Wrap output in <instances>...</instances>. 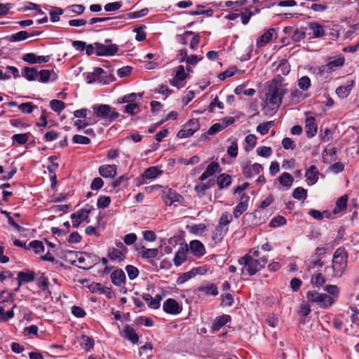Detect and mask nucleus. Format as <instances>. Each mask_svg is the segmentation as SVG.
Returning a JSON list of instances; mask_svg holds the SVG:
<instances>
[{
    "mask_svg": "<svg viewBox=\"0 0 359 359\" xmlns=\"http://www.w3.org/2000/svg\"><path fill=\"white\" fill-rule=\"evenodd\" d=\"M50 107L55 112L60 113L65 109V104L62 101L53 100L50 102Z\"/></svg>",
    "mask_w": 359,
    "mask_h": 359,
    "instance_id": "nucleus-44",
    "label": "nucleus"
},
{
    "mask_svg": "<svg viewBox=\"0 0 359 359\" xmlns=\"http://www.w3.org/2000/svg\"><path fill=\"white\" fill-rule=\"evenodd\" d=\"M38 74L39 81L43 83L48 81L50 77V72L48 69H42Z\"/></svg>",
    "mask_w": 359,
    "mask_h": 359,
    "instance_id": "nucleus-64",
    "label": "nucleus"
},
{
    "mask_svg": "<svg viewBox=\"0 0 359 359\" xmlns=\"http://www.w3.org/2000/svg\"><path fill=\"white\" fill-rule=\"evenodd\" d=\"M29 248H32L36 254H39L44 250L43 243L40 241H32L29 243Z\"/></svg>",
    "mask_w": 359,
    "mask_h": 359,
    "instance_id": "nucleus-46",
    "label": "nucleus"
},
{
    "mask_svg": "<svg viewBox=\"0 0 359 359\" xmlns=\"http://www.w3.org/2000/svg\"><path fill=\"white\" fill-rule=\"evenodd\" d=\"M309 27L313 32L315 38H320L325 35L323 27L317 22H309Z\"/></svg>",
    "mask_w": 359,
    "mask_h": 359,
    "instance_id": "nucleus-26",
    "label": "nucleus"
},
{
    "mask_svg": "<svg viewBox=\"0 0 359 359\" xmlns=\"http://www.w3.org/2000/svg\"><path fill=\"white\" fill-rule=\"evenodd\" d=\"M29 136H30V133H21V134H15L11 137L12 144L13 145H15V144L22 145V144H25L29 140Z\"/></svg>",
    "mask_w": 359,
    "mask_h": 359,
    "instance_id": "nucleus-29",
    "label": "nucleus"
},
{
    "mask_svg": "<svg viewBox=\"0 0 359 359\" xmlns=\"http://www.w3.org/2000/svg\"><path fill=\"white\" fill-rule=\"evenodd\" d=\"M189 250L196 257H201L205 253V248L203 244L198 241H191L189 243Z\"/></svg>",
    "mask_w": 359,
    "mask_h": 359,
    "instance_id": "nucleus-16",
    "label": "nucleus"
},
{
    "mask_svg": "<svg viewBox=\"0 0 359 359\" xmlns=\"http://www.w3.org/2000/svg\"><path fill=\"white\" fill-rule=\"evenodd\" d=\"M292 196L295 199L304 201L307 198V190L299 187L294 190Z\"/></svg>",
    "mask_w": 359,
    "mask_h": 359,
    "instance_id": "nucleus-38",
    "label": "nucleus"
},
{
    "mask_svg": "<svg viewBox=\"0 0 359 359\" xmlns=\"http://www.w3.org/2000/svg\"><path fill=\"white\" fill-rule=\"evenodd\" d=\"M163 311L170 314H178L181 312L182 308L178 302L172 298L168 299L163 305Z\"/></svg>",
    "mask_w": 359,
    "mask_h": 359,
    "instance_id": "nucleus-13",
    "label": "nucleus"
},
{
    "mask_svg": "<svg viewBox=\"0 0 359 359\" xmlns=\"http://www.w3.org/2000/svg\"><path fill=\"white\" fill-rule=\"evenodd\" d=\"M220 172V166L217 162H212L210 163L203 173L200 176L199 180L201 182L205 180L208 177L213 176L217 172Z\"/></svg>",
    "mask_w": 359,
    "mask_h": 359,
    "instance_id": "nucleus-15",
    "label": "nucleus"
},
{
    "mask_svg": "<svg viewBox=\"0 0 359 359\" xmlns=\"http://www.w3.org/2000/svg\"><path fill=\"white\" fill-rule=\"evenodd\" d=\"M347 200L348 197L347 196L344 195L341 196L337 201H336V205L333 210L334 214L339 213L341 210L346 208L347 206Z\"/></svg>",
    "mask_w": 359,
    "mask_h": 359,
    "instance_id": "nucleus-33",
    "label": "nucleus"
},
{
    "mask_svg": "<svg viewBox=\"0 0 359 359\" xmlns=\"http://www.w3.org/2000/svg\"><path fill=\"white\" fill-rule=\"evenodd\" d=\"M194 133H196L195 130L186 125L184 126V128L178 131L177 136L179 138H187L192 136Z\"/></svg>",
    "mask_w": 359,
    "mask_h": 359,
    "instance_id": "nucleus-43",
    "label": "nucleus"
},
{
    "mask_svg": "<svg viewBox=\"0 0 359 359\" xmlns=\"http://www.w3.org/2000/svg\"><path fill=\"white\" fill-rule=\"evenodd\" d=\"M231 320V318L229 315L217 316L212 325V330L213 332L219 331L224 325L230 322Z\"/></svg>",
    "mask_w": 359,
    "mask_h": 359,
    "instance_id": "nucleus-20",
    "label": "nucleus"
},
{
    "mask_svg": "<svg viewBox=\"0 0 359 359\" xmlns=\"http://www.w3.org/2000/svg\"><path fill=\"white\" fill-rule=\"evenodd\" d=\"M111 282L116 286H121L126 282V274L122 269H116L111 274Z\"/></svg>",
    "mask_w": 359,
    "mask_h": 359,
    "instance_id": "nucleus-22",
    "label": "nucleus"
},
{
    "mask_svg": "<svg viewBox=\"0 0 359 359\" xmlns=\"http://www.w3.org/2000/svg\"><path fill=\"white\" fill-rule=\"evenodd\" d=\"M192 34H194V32H192V31H186L184 32L183 34H177L176 36V40L183 44V45H187V43H188V39L189 37V36L192 35Z\"/></svg>",
    "mask_w": 359,
    "mask_h": 359,
    "instance_id": "nucleus-51",
    "label": "nucleus"
},
{
    "mask_svg": "<svg viewBox=\"0 0 359 359\" xmlns=\"http://www.w3.org/2000/svg\"><path fill=\"white\" fill-rule=\"evenodd\" d=\"M238 264L243 266L241 273L243 275L254 276L257 272L264 268L268 259L266 257L254 259L247 254L238 259Z\"/></svg>",
    "mask_w": 359,
    "mask_h": 359,
    "instance_id": "nucleus-1",
    "label": "nucleus"
},
{
    "mask_svg": "<svg viewBox=\"0 0 359 359\" xmlns=\"http://www.w3.org/2000/svg\"><path fill=\"white\" fill-rule=\"evenodd\" d=\"M163 171L158 170L156 167H150L144 172L142 177L145 179L152 180L157 177Z\"/></svg>",
    "mask_w": 359,
    "mask_h": 359,
    "instance_id": "nucleus-32",
    "label": "nucleus"
},
{
    "mask_svg": "<svg viewBox=\"0 0 359 359\" xmlns=\"http://www.w3.org/2000/svg\"><path fill=\"white\" fill-rule=\"evenodd\" d=\"M278 180L283 186L290 187L293 183L294 178L290 174L284 172L278 177Z\"/></svg>",
    "mask_w": 359,
    "mask_h": 359,
    "instance_id": "nucleus-36",
    "label": "nucleus"
},
{
    "mask_svg": "<svg viewBox=\"0 0 359 359\" xmlns=\"http://www.w3.org/2000/svg\"><path fill=\"white\" fill-rule=\"evenodd\" d=\"M34 108H36V106L31 102L22 103L18 106V109L25 114H31Z\"/></svg>",
    "mask_w": 359,
    "mask_h": 359,
    "instance_id": "nucleus-57",
    "label": "nucleus"
},
{
    "mask_svg": "<svg viewBox=\"0 0 359 359\" xmlns=\"http://www.w3.org/2000/svg\"><path fill=\"white\" fill-rule=\"evenodd\" d=\"M345 59L344 57H339L331 60L327 65H323L320 67L321 72H331L334 71L337 68L343 66L344 64Z\"/></svg>",
    "mask_w": 359,
    "mask_h": 359,
    "instance_id": "nucleus-11",
    "label": "nucleus"
},
{
    "mask_svg": "<svg viewBox=\"0 0 359 359\" xmlns=\"http://www.w3.org/2000/svg\"><path fill=\"white\" fill-rule=\"evenodd\" d=\"M348 253L344 248H339L334 253L332 269L335 277H341L346 268Z\"/></svg>",
    "mask_w": 359,
    "mask_h": 359,
    "instance_id": "nucleus-2",
    "label": "nucleus"
},
{
    "mask_svg": "<svg viewBox=\"0 0 359 359\" xmlns=\"http://www.w3.org/2000/svg\"><path fill=\"white\" fill-rule=\"evenodd\" d=\"M122 6L121 1H116L112 3L107 4L104 6V10L107 12L115 11L118 10Z\"/></svg>",
    "mask_w": 359,
    "mask_h": 359,
    "instance_id": "nucleus-63",
    "label": "nucleus"
},
{
    "mask_svg": "<svg viewBox=\"0 0 359 359\" xmlns=\"http://www.w3.org/2000/svg\"><path fill=\"white\" fill-rule=\"evenodd\" d=\"M287 220L284 217L277 216L271 220L269 226L275 228L285 224Z\"/></svg>",
    "mask_w": 359,
    "mask_h": 359,
    "instance_id": "nucleus-54",
    "label": "nucleus"
},
{
    "mask_svg": "<svg viewBox=\"0 0 359 359\" xmlns=\"http://www.w3.org/2000/svg\"><path fill=\"white\" fill-rule=\"evenodd\" d=\"M123 337L133 344H137L139 340V337L135 330L128 325H126L123 330Z\"/></svg>",
    "mask_w": 359,
    "mask_h": 359,
    "instance_id": "nucleus-24",
    "label": "nucleus"
},
{
    "mask_svg": "<svg viewBox=\"0 0 359 359\" xmlns=\"http://www.w3.org/2000/svg\"><path fill=\"white\" fill-rule=\"evenodd\" d=\"M309 301L318 304L320 307L327 308L331 306L334 300L332 297L326 294H320L316 291H309L306 293Z\"/></svg>",
    "mask_w": 359,
    "mask_h": 359,
    "instance_id": "nucleus-6",
    "label": "nucleus"
},
{
    "mask_svg": "<svg viewBox=\"0 0 359 359\" xmlns=\"http://www.w3.org/2000/svg\"><path fill=\"white\" fill-rule=\"evenodd\" d=\"M126 253L116 248H112L109 250L108 257L111 260L121 262L126 257Z\"/></svg>",
    "mask_w": 359,
    "mask_h": 359,
    "instance_id": "nucleus-30",
    "label": "nucleus"
},
{
    "mask_svg": "<svg viewBox=\"0 0 359 359\" xmlns=\"http://www.w3.org/2000/svg\"><path fill=\"white\" fill-rule=\"evenodd\" d=\"M325 282V280L320 273L313 276L311 280V284L316 287H320Z\"/></svg>",
    "mask_w": 359,
    "mask_h": 359,
    "instance_id": "nucleus-52",
    "label": "nucleus"
},
{
    "mask_svg": "<svg viewBox=\"0 0 359 359\" xmlns=\"http://www.w3.org/2000/svg\"><path fill=\"white\" fill-rule=\"evenodd\" d=\"M245 140L248 144V146L245 148L246 151H250L256 145L257 137L253 134L247 135Z\"/></svg>",
    "mask_w": 359,
    "mask_h": 359,
    "instance_id": "nucleus-50",
    "label": "nucleus"
},
{
    "mask_svg": "<svg viewBox=\"0 0 359 359\" xmlns=\"http://www.w3.org/2000/svg\"><path fill=\"white\" fill-rule=\"evenodd\" d=\"M306 133L308 137H314L317 133V124L316 119L313 116H309L305 121Z\"/></svg>",
    "mask_w": 359,
    "mask_h": 359,
    "instance_id": "nucleus-17",
    "label": "nucleus"
},
{
    "mask_svg": "<svg viewBox=\"0 0 359 359\" xmlns=\"http://www.w3.org/2000/svg\"><path fill=\"white\" fill-rule=\"evenodd\" d=\"M34 280V273L32 271L30 272H24L20 271L18 273V289L21 286L23 283H29L32 282Z\"/></svg>",
    "mask_w": 359,
    "mask_h": 359,
    "instance_id": "nucleus-25",
    "label": "nucleus"
},
{
    "mask_svg": "<svg viewBox=\"0 0 359 359\" xmlns=\"http://www.w3.org/2000/svg\"><path fill=\"white\" fill-rule=\"evenodd\" d=\"M95 54L97 56H111L115 55L118 50V46L116 44H102L99 42L94 43Z\"/></svg>",
    "mask_w": 359,
    "mask_h": 359,
    "instance_id": "nucleus-7",
    "label": "nucleus"
},
{
    "mask_svg": "<svg viewBox=\"0 0 359 359\" xmlns=\"http://www.w3.org/2000/svg\"><path fill=\"white\" fill-rule=\"evenodd\" d=\"M126 271L128 273V278L130 280L135 279L139 275L138 269L133 265L126 266Z\"/></svg>",
    "mask_w": 359,
    "mask_h": 359,
    "instance_id": "nucleus-53",
    "label": "nucleus"
},
{
    "mask_svg": "<svg viewBox=\"0 0 359 359\" xmlns=\"http://www.w3.org/2000/svg\"><path fill=\"white\" fill-rule=\"evenodd\" d=\"M162 198L167 205H171L174 202H181L183 198L180 194L168 187L163 190Z\"/></svg>",
    "mask_w": 359,
    "mask_h": 359,
    "instance_id": "nucleus-9",
    "label": "nucleus"
},
{
    "mask_svg": "<svg viewBox=\"0 0 359 359\" xmlns=\"http://www.w3.org/2000/svg\"><path fill=\"white\" fill-rule=\"evenodd\" d=\"M116 165H104L99 168V173L103 177H114L117 175Z\"/></svg>",
    "mask_w": 359,
    "mask_h": 359,
    "instance_id": "nucleus-18",
    "label": "nucleus"
},
{
    "mask_svg": "<svg viewBox=\"0 0 359 359\" xmlns=\"http://www.w3.org/2000/svg\"><path fill=\"white\" fill-rule=\"evenodd\" d=\"M196 273L194 269L190 271L183 273L178 277L176 282L178 285L184 284L189 279L194 278L196 276Z\"/></svg>",
    "mask_w": 359,
    "mask_h": 359,
    "instance_id": "nucleus-37",
    "label": "nucleus"
},
{
    "mask_svg": "<svg viewBox=\"0 0 359 359\" xmlns=\"http://www.w3.org/2000/svg\"><path fill=\"white\" fill-rule=\"evenodd\" d=\"M139 105L136 103H130L125 106L124 111L131 116L137 113Z\"/></svg>",
    "mask_w": 359,
    "mask_h": 359,
    "instance_id": "nucleus-58",
    "label": "nucleus"
},
{
    "mask_svg": "<svg viewBox=\"0 0 359 359\" xmlns=\"http://www.w3.org/2000/svg\"><path fill=\"white\" fill-rule=\"evenodd\" d=\"M226 231L227 229L224 231L222 228L217 226L213 231L212 239L215 241H220Z\"/></svg>",
    "mask_w": 359,
    "mask_h": 359,
    "instance_id": "nucleus-62",
    "label": "nucleus"
},
{
    "mask_svg": "<svg viewBox=\"0 0 359 359\" xmlns=\"http://www.w3.org/2000/svg\"><path fill=\"white\" fill-rule=\"evenodd\" d=\"M22 74L28 81H34L38 78V71L33 67L24 68Z\"/></svg>",
    "mask_w": 359,
    "mask_h": 359,
    "instance_id": "nucleus-31",
    "label": "nucleus"
},
{
    "mask_svg": "<svg viewBox=\"0 0 359 359\" xmlns=\"http://www.w3.org/2000/svg\"><path fill=\"white\" fill-rule=\"evenodd\" d=\"M287 90L276 85H271L266 93V102L267 104L275 105L278 107L282 103L283 97Z\"/></svg>",
    "mask_w": 359,
    "mask_h": 359,
    "instance_id": "nucleus-4",
    "label": "nucleus"
},
{
    "mask_svg": "<svg viewBox=\"0 0 359 359\" xmlns=\"http://www.w3.org/2000/svg\"><path fill=\"white\" fill-rule=\"evenodd\" d=\"M319 172L316 165H311L306 170L305 177L309 185L314 184L318 180Z\"/></svg>",
    "mask_w": 359,
    "mask_h": 359,
    "instance_id": "nucleus-23",
    "label": "nucleus"
},
{
    "mask_svg": "<svg viewBox=\"0 0 359 359\" xmlns=\"http://www.w3.org/2000/svg\"><path fill=\"white\" fill-rule=\"evenodd\" d=\"M95 114L101 119L113 122L119 116V113L116 109L109 104H98L93 107Z\"/></svg>",
    "mask_w": 359,
    "mask_h": 359,
    "instance_id": "nucleus-5",
    "label": "nucleus"
},
{
    "mask_svg": "<svg viewBox=\"0 0 359 359\" xmlns=\"http://www.w3.org/2000/svg\"><path fill=\"white\" fill-rule=\"evenodd\" d=\"M249 199V196L245 194H242L239 203L233 212L235 218H238L248 209Z\"/></svg>",
    "mask_w": 359,
    "mask_h": 359,
    "instance_id": "nucleus-14",
    "label": "nucleus"
},
{
    "mask_svg": "<svg viewBox=\"0 0 359 359\" xmlns=\"http://www.w3.org/2000/svg\"><path fill=\"white\" fill-rule=\"evenodd\" d=\"M138 252L142 259H149L156 257L159 252L157 248H147L144 246H141L138 249Z\"/></svg>",
    "mask_w": 359,
    "mask_h": 359,
    "instance_id": "nucleus-21",
    "label": "nucleus"
},
{
    "mask_svg": "<svg viewBox=\"0 0 359 359\" xmlns=\"http://www.w3.org/2000/svg\"><path fill=\"white\" fill-rule=\"evenodd\" d=\"M273 126H274V122L273 121L262 123L257 127V131L261 135H266L268 133L270 128Z\"/></svg>",
    "mask_w": 359,
    "mask_h": 359,
    "instance_id": "nucleus-39",
    "label": "nucleus"
},
{
    "mask_svg": "<svg viewBox=\"0 0 359 359\" xmlns=\"http://www.w3.org/2000/svg\"><path fill=\"white\" fill-rule=\"evenodd\" d=\"M137 96V95L135 93L127 94L122 97H119L117 100L116 103L117 104L133 103V102H134L136 100Z\"/></svg>",
    "mask_w": 359,
    "mask_h": 359,
    "instance_id": "nucleus-47",
    "label": "nucleus"
},
{
    "mask_svg": "<svg viewBox=\"0 0 359 359\" xmlns=\"http://www.w3.org/2000/svg\"><path fill=\"white\" fill-rule=\"evenodd\" d=\"M29 34L26 31H20L15 34L7 36V39L11 42H16L25 40L28 38Z\"/></svg>",
    "mask_w": 359,
    "mask_h": 359,
    "instance_id": "nucleus-34",
    "label": "nucleus"
},
{
    "mask_svg": "<svg viewBox=\"0 0 359 359\" xmlns=\"http://www.w3.org/2000/svg\"><path fill=\"white\" fill-rule=\"evenodd\" d=\"M217 183L219 189L227 188L231 184V177L228 174H221L217 177Z\"/></svg>",
    "mask_w": 359,
    "mask_h": 359,
    "instance_id": "nucleus-28",
    "label": "nucleus"
},
{
    "mask_svg": "<svg viewBox=\"0 0 359 359\" xmlns=\"http://www.w3.org/2000/svg\"><path fill=\"white\" fill-rule=\"evenodd\" d=\"M110 202L109 196H102L98 198L97 205L99 208H105L109 205Z\"/></svg>",
    "mask_w": 359,
    "mask_h": 359,
    "instance_id": "nucleus-61",
    "label": "nucleus"
},
{
    "mask_svg": "<svg viewBox=\"0 0 359 359\" xmlns=\"http://www.w3.org/2000/svg\"><path fill=\"white\" fill-rule=\"evenodd\" d=\"M90 210L87 209H81L71 215L72 225L77 228L83 221L87 220Z\"/></svg>",
    "mask_w": 359,
    "mask_h": 359,
    "instance_id": "nucleus-12",
    "label": "nucleus"
},
{
    "mask_svg": "<svg viewBox=\"0 0 359 359\" xmlns=\"http://www.w3.org/2000/svg\"><path fill=\"white\" fill-rule=\"evenodd\" d=\"M257 153L260 156L267 158L272 154V149L270 147H259L257 149Z\"/></svg>",
    "mask_w": 359,
    "mask_h": 359,
    "instance_id": "nucleus-59",
    "label": "nucleus"
},
{
    "mask_svg": "<svg viewBox=\"0 0 359 359\" xmlns=\"http://www.w3.org/2000/svg\"><path fill=\"white\" fill-rule=\"evenodd\" d=\"M106 77L107 72L100 67L95 68L93 72L87 73L85 76L88 83H93L96 81L100 83H106Z\"/></svg>",
    "mask_w": 359,
    "mask_h": 359,
    "instance_id": "nucleus-8",
    "label": "nucleus"
},
{
    "mask_svg": "<svg viewBox=\"0 0 359 359\" xmlns=\"http://www.w3.org/2000/svg\"><path fill=\"white\" fill-rule=\"evenodd\" d=\"M215 184V181L212 180H208L206 183L198 184L195 187V191L198 193L205 194V191L212 187Z\"/></svg>",
    "mask_w": 359,
    "mask_h": 359,
    "instance_id": "nucleus-45",
    "label": "nucleus"
},
{
    "mask_svg": "<svg viewBox=\"0 0 359 359\" xmlns=\"http://www.w3.org/2000/svg\"><path fill=\"white\" fill-rule=\"evenodd\" d=\"M64 11L61 8L53 7L50 11V21L56 22L60 20V15H62Z\"/></svg>",
    "mask_w": 359,
    "mask_h": 359,
    "instance_id": "nucleus-40",
    "label": "nucleus"
},
{
    "mask_svg": "<svg viewBox=\"0 0 359 359\" xmlns=\"http://www.w3.org/2000/svg\"><path fill=\"white\" fill-rule=\"evenodd\" d=\"M274 33L275 29L273 28H270L266 31L257 39V46L259 48L266 46L272 40Z\"/></svg>",
    "mask_w": 359,
    "mask_h": 359,
    "instance_id": "nucleus-19",
    "label": "nucleus"
},
{
    "mask_svg": "<svg viewBox=\"0 0 359 359\" xmlns=\"http://www.w3.org/2000/svg\"><path fill=\"white\" fill-rule=\"evenodd\" d=\"M232 216L230 213L224 212L219 218L218 226L223 229L224 226H226L230 224V222L232 221Z\"/></svg>",
    "mask_w": 359,
    "mask_h": 359,
    "instance_id": "nucleus-41",
    "label": "nucleus"
},
{
    "mask_svg": "<svg viewBox=\"0 0 359 359\" xmlns=\"http://www.w3.org/2000/svg\"><path fill=\"white\" fill-rule=\"evenodd\" d=\"M81 345L86 348V351H89L93 348L94 346V340L90 337L83 335L81 338Z\"/></svg>",
    "mask_w": 359,
    "mask_h": 359,
    "instance_id": "nucleus-42",
    "label": "nucleus"
},
{
    "mask_svg": "<svg viewBox=\"0 0 359 359\" xmlns=\"http://www.w3.org/2000/svg\"><path fill=\"white\" fill-rule=\"evenodd\" d=\"M262 170V165L257 163L251 164L250 162H247L243 165V174L246 178H251L259 174Z\"/></svg>",
    "mask_w": 359,
    "mask_h": 359,
    "instance_id": "nucleus-10",
    "label": "nucleus"
},
{
    "mask_svg": "<svg viewBox=\"0 0 359 359\" xmlns=\"http://www.w3.org/2000/svg\"><path fill=\"white\" fill-rule=\"evenodd\" d=\"M351 88V86L350 85L339 86L336 89V93L339 95V97L344 98L349 95Z\"/></svg>",
    "mask_w": 359,
    "mask_h": 359,
    "instance_id": "nucleus-48",
    "label": "nucleus"
},
{
    "mask_svg": "<svg viewBox=\"0 0 359 359\" xmlns=\"http://www.w3.org/2000/svg\"><path fill=\"white\" fill-rule=\"evenodd\" d=\"M72 142L74 144H88L90 143V140L86 136L75 135L72 137Z\"/></svg>",
    "mask_w": 359,
    "mask_h": 359,
    "instance_id": "nucleus-56",
    "label": "nucleus"
},
{
    "mask_svg": "<svg viewBox=\"0 0 359 359\" xmlns=\"http://www.w3.org/2000/svg\"><path fill=\"white\" fill-rule=\"evenodd\" d=\"M298 86L303 90H307L311 86V80L307 76L299 79Z\"/></svg>",
    "mask_w": 359,
    "mask_h": 359,
    "instance_id": "nucleus-49",
    "label": "nucleus"
},
{
    "mask_svg": "<svg viewBox=\"0 0 359 359\" xmlns=\"http://www.w3.org/2000/svg\"><path fill=\"white\" fill-rule=\"evenodd\" d=\"M187 259L186 250L184 248H181L175 254L173 262L176 266H180Z\"/></svg>",
    "mask_w": 359,
    "mask_h": 359,
    "instance_id": "nucleus-35",
    "label": "nucleus"
},
{
    "mask_svg": "<svg viewBox=\"0 0 359 359\" xmlns=\"http://www.w3.org/2000/svg\"><path fill=\"white\" fill-rule=\"evenodd\" d=\"M65 10L76 15H81L84 12L85 6L81 4H74L68 6Z\"/></svg>",
    "mask_w": 359,
    "mask_h": 359,
    "instance_id": "nucleus-55",
    "label": "nucleus"
},
{
    "mask_svg": "<svg viewBox=\"0 0 359 359\" xmlns=\"http://www.w3.org/2000/svg\"><path fill=\"white\" fill-rule=\"evenodd\" d=\"M227 154L233 158H236L238 155V144L236 140H233L231 145L228 147Z\"/></svg>",
    "mask_w": 359,
    "mask_h": 359,
    "instance_id": "nucleus-60",
    "label": "nucleus"
},
{
    "mask_svg": "<svg viewBox=\"0 0 359 359\" xmlns=\"http://www.w3.org/2000/svg\"><path fill=\"white\" fill-rule=\"evenodd\" d=\"M198 292H204L206 295L217 296L218 290L214 283H208L206 285H201L198 288Z\"/></svg>",
    "mask_w": 359,
    "mask_h": 359,
    "instance_id": "nucleus-27",
    "label": "nucleus"
},
{
    "mask_svg": "<svg viewBox=\"0 0 359 359\" xmlns=\"http://www.w3.org/2000/svg\"><path fill=\"white\" fill-rule=\"evenodd\" d=\"M67 257H74L77 258L78 262L81 264V266H79V267L84 270L91 269L97 263L99 260L98 257L88 252L69 251L67 252Z\"/></svg>",
    "mask_w": 359,
    "mask_h": 359,
    "instance_id": "nucleus-3",
    "label": "nucleus"
}]
</instances>
